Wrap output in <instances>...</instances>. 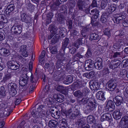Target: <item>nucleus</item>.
I'll use <instances>...</instances> for the list:
<instances>
[{
    "label": "nucleus",
    "instance_id": "nucleus-1",
    "mask_svg": "<svg viewBox=\"0 0 128 128\" xmlns=\"http://www.w3.org/2000/svg\"><path fill=\"white\" fill-rule=\"evenodd\" d=\"M80 103H81L83 105L87 104L84 108V112L86 114H89L92 111L96 110L97 106L95 103L91 101L90 98L84 97L78 101Z\"/></svg>",
    "mask_w": 128,
    "mask_h": 128
},
{
    "label": "nucleus",
    "instance_id": "nucleus-2",
    "mask_svg": "<svg viewBox=\"0 0 128 128\" xmlns=\"http://www.w3.org/2000/svg\"><path fill=\"white\" fill-rule=\"evenodd\" d=\"M44 106L42 105H40L37 108V110L33 109L32 110L31 114L32 116L35 118H38L40 116H45V112L42 109Z\"/></svg>",
    "mask_w": 128,
    "mask_h": 128
},
{
    "label": "nucleus",
    "instance_id": "nucleus-3",
    "mask_svg": "<svg viewBox=\"0 0 128 128\" xmlns=\"http://www.w3.org/2000/svg\"><path fill=\"white\" fill-rule=\"evenodd\" d=\"M8 87L10 91V94L12 96H14L16 94L18 87L16 84L13 83H9L8 85Z\"/></svg>",
    "mask_w": 128,
    "mask_h": 128
},
{
    "label": "nucleus",
    "instance_id": "nucleus-4",
    "mask_svg": "<svg viewBox=\"0 0 128 128\" xmlns=\"http://www.w3.org/2000/svg\"><path fill=\"white\" fill-rule=\"evenodd\" d=\"M36 76L34 77L31 74L30 76L31 86L29 90V93H31L34 90V88L36 86L37 81L38 80V78L37 77V73Z\"/></svg>",
    "mask_w": 128,
    "mask_h": 128
},
{
    "label": "nucleus",
    "instance_id": "nucleus-5",
    "mask_svg": "<svg viewBox=\"0 0 128 128\" xmlns=\"http://www.w3.org/2000/svg\"><path fill=\"white\" fill-rule=\"evenodd\" d=\"M117 82V79L116 78H112L109 80L107 83L109 90L114 91L116 87Z\"/></svg>",
    "mask_w": 128,
    "mask_h": 128
},
{
    "label": "nucleus",
    "instance_id": "nucleus-6",
    "mask_svg": "<svg viewBox=\"0 0 128 128\" xmlns=\"http://www.w3.org/2000/svg\"><path fill=\"white\" fill-rule=\"evenodd\" d=\"M28 73H24L21 77L19 81L20 85L24 86L27 85L28 81V76L27 75Z\"/></svg>",
    "mask_w": 128,
    "mask_h": 128
},
{
    "label": "nucleus",
    "instance_id": "nucleus-7",
    "mask_svg": "<svg viewBox=\"0 0 128 128\" xmlns=\"http://www.w3.org/2000/svg\"><path fill=\"white\" fill-rule=\"evenodd\" d=\"M8 68L15 70L18 69L19 66L16 61L12 60L8 61L7 64Z\"/></svg>",
    "mask_w": 128,
    "mask_h": 128
},
{
    "label": "nucleus",
    "instance_id": "nucleus-8",
    "mask_svg": "<svg viewBox=\"0 0 128 128\" xmlns=\"http://www.w3.org/2000/svg\"><path fill=\"white\" fill-rule=\"evenodd\" d=\"M22 27L20 26L19 27L12 26L11 28V33L14 34L18 35L20 34L22 32Z\"/></svg>",
    "mask_w": 128,
    "mask_h": 128
},
{
    "label": "nucleus",
    "instance_id": "nucleus-9",
    "mask_svg": "<svg viewBox=\"0 0 128 128\" xmlns=\"http://www.w3.org/2000/svg\"><path fill=\"white\" fill-rule=\"evenodd\" d=\"M125 14H118L116 17L114 18L113 19L114 22L117 24L126 18Z\"/></svg>",
    "mask_w": 128,
    "mask_h": 128
},
{
    "label": "nucleus",
    "instance_id": "nucleus-10",
    "mask_svg": "<svg viewBox=\"0 0 128 128\" xmlns=\"http://www.w3.org/2000/svg\"><path fill=\"white\" fill-rule=\"evenodd\" d=\"M122 115V113L121 109H117L116 110L112 113V114L114 118L116 120L120 118Z\"/></svg>",
    "mask_w": 128,
    "mask_h": 128
},
{
    "label": "nucleus",
    "instance_id": "nucleus-11",
    "mask_svg": "<svg viewBox=\"0 0 128 128\" xmlns=\"http://www.w3.org/2000/svg\"><path fill=\"white\" fill-rule=\"evenodd\" d=\"M76 6L80 10H82L86 6L84 0H77Z\"/></svg>",
    "mask_w": 128,
    "mask_h": 128
},
{
    "label": "nucleus",
    "instance_id": "nucleus-12",
    "mask_svg": "<svg viewBox=\"0 0 128 128\" xmlns=\"http://www.w3.org/2000/svg\"><path fill=\"white\" fill-rule=\"evenodd\" d=\"M21 18L22 22L27 24L30 23L32 21V19L25 13H23L21 16Z\"/></svg>",
    "mask_w": 128,
    "mask_h": 128
},
{
    "label": "nucleus",
    "instance_id": "nucleus-13",
    "mask_svg": "<svg viewBox=\"0 0 128 128\" xmlns=\"http://www.w3.org/2000/svg\"><path fill=\"white\" fill-rule=\"evenodd\" d=\"M94 62L91 60H88L86 62L85 65V68L88 70L92 69L93 67Z\"/></svg>",
    "mask_w": 128,
    "mask_h": 128
},
{
    "label": "nucleus",
    "instance_id": "nucleus-14",
    "mask_svg": "<svg viewBox=\"0 0 128 128\" xmlns=\"http://www.w3.org/2000/svg\"><path fill=\"white\" fill-rule=\"evenodd\" d=\"M45 103L47 104V105L49 106L48 107H51L53 106L55 104V103L54 102V100L51 97H49L46 98L45 100Z\"/></svg>",
    "mask_w": 128,
    "mask_h": 128
},
{
    "label": "nucleus",
    "instance_id": "nucleus-15",
    "mask_svg": "<svg viewBox=\"0 0 128 128\" xmlns=\"http://www.w3.org/2000/svg\"><path fill=\"white\" fill-rule=\"evenodd\" d=\"M113 100L116 106H119L122 103L123 99L122 96H118L114 98Z\"/></svg>",
    "mask_w": 128,
    "mask_h": 128
},
{
    "label": "nucleus",
    "instance_id": "nucleus-16",
    "mask_svg": "<svg viewBox=\"0 0 128 128\" xmlns=\"http://www.w3.org/2000/svg\"><path fill=\"white\" fill-rule=\"evenodd\" d=\"M89 84L90 87L92 90H96L100 88V85L97 82H94L92 83L91 82H90Z\"/></svg>",
    "mask_w": 128,
    "mask_h": 128
},
{
    "label": "nucleus",
    "instance_id": "nucleus-17",
    "mask_svg": "<svg viewBox=\"0 0 128 128\" xmlns=\"http://www.w3.org/2000/svg\"><path fill=\"white\" fill-rule=\"evenodd\" d=\"M94 66L95 68L98 70L101 69L103 67L102 59L99 58L98 60L95 62Z\"/></svg>",
    "mask_w": 128,
    "mask_h": 128
},
{
    "label": "nucleus",
    "instance_id": "nucleus-18",
    "mask_svg": "<svg viewBox=\"0 0 128 128\" xmlns=\"http://www.w3.org/2000/svg\"><path fill=\"white\" fill-rule=\"evenodd\" d=\"M99 12L98 10L96 8H95L92 10L91 11L90 14L92 15V17L91 18L96 19H97L98 16Z\"/></svg>",
    "mask_w": 128,
    "mask_h": 128
},
{
    "label": "nucleus",
    "instance_id": "nucleus-19",
    "mask_svg": "<svg viewBox=\"0 0 128 128\" xmlns=\"http://www.w3.org/2000/svg\"><path fill=\"white\" fill-rule=\"evenodd\" d=\"M0 54L4 56H8L10 54L9 50L5 48H0Z\"/></svg>",
    "mask_w": 128,
    "mask_h": 128
},
{
    "label": "nucleus",
    "instance_id": "nucleus-20",
    "mask_svg": "<svg viewBox=\"0 0 128 128\" xmlns=\"http://www.w3.org/2000/svg\"><path fill=\"white\" fill-rule=\"evenodd\" d=\"M111 115L109 113H105L103 114L101 116L100 120L102 122L104 120H109L111 118Z\"/></svg>",
    "mask_w": 128,
    "mask_h": 128
},
{
    "label": "nucleus",
    "instance_id": "nucleus-21",
    "mask_svg": "<svg viewBox=\"0 0 128 128\" xmlns=\"http://www.w3.org/2000/svg\"><path fill=\"white\" fill-rule=\"evenodd\" d=\"M120 122L121 123L124 124L123 126L124 128H128V116H125L123 117Z\"/></svg>",
    "mask_w": 128,
    "mask_h": 128
},
{
    "label": "nucleus",
    "instance_id": "nucleus-22",
    "mask_svg": "<svg viewBox=\"0 0 128 128\" xmlns=\"http://www.w3.org/2000/svg\"><path fill=\"white\" fill-rule=\"evenodd\" d=\"M106 108L108 109H110V111H112L115 108V105L114 102L112 100H108L107 102Z\"/></svg>",
    "mask_w": 128,
    "mask_h": 128
},
{
    "label": "nucleus",
    "instance_id": "nucleus-23",
    "mask_svg": "<svg viewBox=\"0 0 128 128\" xmlns=\"http://www.w3.org/2000/svg\"><path fill=\"white\" fill-rule=\"evenodd\" d=\"M100 39V37L97 34L92 33L90 34L89 39L90 40L92 41L95 40L99 41Z\"/></svg>",
    "mask_w": 128,
    "mask_h": 128
},
{
    "label": "nucleus",
    "instance_id": "nucleus-24",
    "mask_svg": "<svg viewBox=\"0 0 128 128\" xmlns=\"http://www.w3.org/2000/svg\"><path fill=\"white\" fill-rule=\"evenodd\" d=\"M104 94L102 91L98 92L96 94V98L99 100H103L105 99Z\"/></svg>",
    "mask_w": 128,
    "mask_h": 128
},
{
    "label": "nucleus",
    "instance_id": "nucleus-25",
    "mask_svg": "<svg viewBox=\"0 0 128 128\" xmlns=\"http://www.w3.org/2000/svg\"><path fill=\"white\" fill-rule=\"evenodd\" d=\"M108 13L106 12L103 13L101 16L100 21L102 23H105L107 22L108 16Z\"/></svg>",
    "mask_w": 128,
    "mask_h": 128
},
{
    "label": "nucleus",
    "instance_id": "nucleus-26",
    "mask_svg": "<svg viewBox=\"0 0 128 128\" xmlns=\"http://www.w3.org/2000/svg\"><path fill=\"white\" fill-rule=\"evenodd\" d=\"M28 122H26L24 120L22 121L20 124V126H18V128H29Z\"/></svg>",
    "mask_w": 128,
    "mask_h": 128
},
{
    "label": "nucleus",
    "instance_id": "nucleus-27",
    "mask_svg": "<svg viewBox=\"0 0 128 128\" xmlns=\"http://www.w3.org/2000/svg\"><path fill=\"white\" fill-rule=\"evenodd\" d=\"M124 44V42L122 41L119 40L114 44L113 47L115 49H118L120 48L122 45Z\"/></svg>",
    "mask_w": 128,
    "mask_h": 128
},
{
    "label": "nucleus",
    "instance_id": "nucleus-28",
    "mask_svg": "<svg viewBox=\"0 0 128 128\" xmlns=\"http://www.w3.org/2000/svg\"><path fill=\"white\" fill-rule=\"evenodd\" d=\"M58 122L54 120H51L49 121L48 125L50 127L56 128L57 127Z\"/></svg>",
    "mask_w": 128,
    "mask_h": 128
},
{
    "label": "nucleus",
    "instance_id": "nucleus-29",
    "mask_svg": "<svg viewBox=\"0 0 128 128\" xmlns=\"http://www.w3.org/2000/svg\"><path fill=\"white\" fill-rule=\"evenodd\" d=\"M119 76L121 79H124L126 77L128 78V72H127L125 70H123L120 72Z\"/></svg>",
    "mask_w": 128,
    "mask_h": 128
},
{
    "label": "nucleus",
    "instance_id": "nucleus-30",
    "mask_svg": "<svg viewBox=\"0 0 128 128\" xmlns=\"http://www.w3.org/2000/svg\"><path fill=\"white\" fill-rule=\"evenodd\" d=\"M116 8V5L115 4H113L108 6L107 9V11L110 14L111 13L114 11Z\"/></svg>",
    "mask_w": 128,
    "mask_h": 128
},
{
    "label": "nucleus",
    "instance_id": "nucleus-31",
    "mask_svg": "<svg viewBox=\"0 0 128 128\" xmlns=\"http://www.w3.org/2000/svg\"><path fill=\"white\" fill-rule=\"evenodd\" d=\"M88 122L90 124L92 123H94L96 122V120L94 117L91 115L88 116L87 118Z\"/></svg>",
    "mask_w": 128,
    "mask_h": 128
},
{
    "label": "nucleus",
    "instance_id": "nucleus-32",
    "mask_svg": "<svg viewBox=\"0 0 128 128\" xmlns=\"http://www.w3.org/2000/svg\"><path fill=\"white\" fill-rule=\"evenodd\" d=\"M74 96L78 98H81L83 96L82 92L80 90L76 91L74 94Z\"/></svg>",
    "mask_w": 128,
    "mask_h": 128
},
{
    "label": "nucleus",
    "instance_id": "nucleus-33",
    "mask_svg": "<svg viewBox=\"0 0 128 128\" xmlns=\"http://www.w3.org/2000/svg\"><path fill=\"white\" fill-rule=\"evenodd\" d=\"M95 75V72L94 71H91L88 73H86L84 74V76L88 78H92L94 77Z\"/></svg>",
    "mask_w": 128,
    "mask_h": 128
},
{
    "label": "nucleus",
    "instance_id": "nucleus-34",
    "mask_svg": "<svg viewBox=\"0 0 128 128\" xmlns=\"http://www.w3.org/2000/svg\"><path fill=\"white\" fill-rule=\"evenodd\" d=\"M8 19L4 14H0V22L6 23L8 22Z\"/></svg>",
    "mask_w": 128,
    "mask_h": 128
},
{
    "label": "nucleus",
    "instance_id": "nucleus-35",
    "mask_svg": "<svg viewBox=\"0 0 128 128\" xmlns=\"http://www.w3.org/2000/svg\"><path fill=\"white\" fill-rule=\"evenodd\" d=\"M66 78V80H64V82H66L65 83L64 82V84H68L72 81L73 78L70 76H67Z\"/></svg>",
    "mask_w": 128,
    "mask_h": 128
},
{
    "label": "nucleus",
    "instance_id": "nucleus-36",
    "mask_svg": "<svg viewBox=\"0 0 128 128\" xmlns=\"http://www.w3.org/2000/svg\"><path fill=\"white\" fill-rule=\"evenodd\" d=\"M59 36L58 34H56L51 40L50 42L51 44H54L56 43L58 40Z\"/></svg>",
    "mask_w": 128,
    "mask_h": 128
},
{
    "label": "nucleus",
    "instance_id": "nucleus-37",
    "mask_svg": "<svg viewBox=\"0 0 128 128\" xmlns=\"http://www.w3.org/2000/svg\"><path fill=\"white\" fill-rule=\"evenodd\" d=\"M50 28L51 30V33H53L54 34H55L56 33L57 28L54 25H50Z\"/></svg>",
    "mask_w": 128,
    "mask_h": 128
},
{
    "label": "nucleus",
    "instance_id": "nucleus-38",
    "mask_svg": "<svg viewBox=\"0 0 128 128\" xmlns=\"http://www.w3.org/2000/svg\"><path fill=\"white\" fill-rule=\"evenodd\" d=\"M56 97H55L54 98L57 99L56 100L59 102H61L64 101V98L63 95L60 94L58 96L56 95Z\"/></svg>",
    "mask_w": 128,
    "mask_h": 128
},
{
    "label": "nucleus",
    "instance_id": "nucleus-39",
    "mask_svg": "<svg viewBox=\"0 0 128 128\" xmlns=\"http://www.w3.org/2000/svg\"><path fill=\"white\" fill-rule=\"evenodd\" d=\"M11 75L10 74H7L4 77L3 79L1 82H5L8 80H10L11 78Z\"/></svg>",
    "mask_w": 128,
    "mask_h": 128
},
{
    "label": "nucleus",
    "instance_id": "nucleus-40",
    "mask_svg": "<svg viewBox=\"0 0 128 128\" xmlns=\"http://www.w3.org/2000/svg\"><path fill=\"white\" fill-rule=\"evenodd\" d=\"M82 38H80L78 39L74 44V46L76 47L77 48H78V46L82 43Z\"/></svg>",
    "mask_w": 128,
    "mask_h": 128
},
{
    "label": "nucleus",
    "instance_id": "nucleus-41",
    "mask_svg": "<svg viewBox=\"0 0 128 128\" xmlns=\"http://www.w3.org/2000/svg\"><path fill=\"white\" fill-rule=\"evenodd\" d=\"M60 112L58 111H56V112L53 113L51 115L53 118L57 119L59 118L60 117Z\"/></svg>",
    "mask_w": 128,
    "mask_h": 128
},
{
    "label": "nucleus",
    "instance_id": "nucleus-42",
    "mask_svg": "<svg viewBox=\"0 0 128 128\" xmlns=\"http://www.w3.org/2000/svg\"><path fill=\"white\" fill-rule=\"evenodd\" d=\"M15 8L14 5L12 4H11L8 6L6 10L11 12L14 10Z\"/></svg>",
    "mask_w": 128,
    "mask_h": 128
},
{
    "label": "nucleus",
    "instance_id": "nucleus-43",
    "mask_svg": "<svg viewBox=\"0 0 128 128\" xmlns=\"http://www.w3.org/2000/svg\"><path fill=\"white\" fill-rule=\"evenodd\" d=\"M89 92V90L88 88L86 87L82 89V92L83 96H86L88 94Z\"/></svg>",
    "mask_w": 128,
    "mask_h": 128
},
{
    "label": "nucleus",
    "instance_id": "nucleus-44",
    "mask_svg": "<svg viewBox=\"0 0 128 128\" xmlns=\"http://www.w3.org/2000/svg\"><path fill=\"white\" fill-rule=\"evenodd\" d=\"M76 56L78 57L79 59H80L81 60V62H83L85 59V57L83 55H82L80 53L78 52L76 54Z\"/></svg>",
    "mask_w": 128,
    "mask_h": 128
},
{
    "label": "nucleus",
    "instance_id": "nucleus-45",
    "mask_svg": "<svg viewBox=\"0 0 128 128\" xmlns=\"http://www.w3.org/2000/svg\"><path fill=\"white\" fill-rule=\"evenodd\" d=\"M92 54L91 49L90 47H88L87 52L85 54L86 56L88 58H90Z\"/></svg>",
    "mask_w": 128,
    "mask_h": 128
},
{
    "label": "nucleus",
    "instance_id": "nucleus-46",
    "mask_svg": "<svg viewBox=\"0 0 128 128\" xmlns=\"http://www.w3.org/2000/svg\"><path fill=\"white\" fill-rule=\"evenodd\" d=\"M57 21L60 24H63L64 22V16L63 15H61L58 16L57 19Z\"/></svg>",
    "mask_w": 128,
    "mask_h": 128
},
{
    "label": "nucleus",
    "instance_id": "nucleus-47",
    "mask_svg": "<svg viewBox=\"0 0 128 128\" xmlns=\"http://www.w3.org/2000/svg\"><path fill=\"white\" fill-rule=\"evenodd\" d=\"M108 3L107 0H102L101 2L100 6L102 9H104L107 6Z\"/></svg>",
    "mask_w": 128,
    "mask_h": 128
},
{
    "label": "nucleus",
    "instance_id": "nucleus-48",
    "mask_svg": "<svg viewBox=\"0 0 128 128\" xmlns=\"http://www.w3.org/2000/svg\"><path fill=\"white\" fill-rule=\"evenodd\" d=\"M4 110H5L4 112H6V114H5L6 116H8L12 112L11 110H10L8 107H6V108L4 109Z\"/></svg>",
    "mask_w": 128,
    "mask_h": 128
},
{
    "label": "nucleus",
    "instance_id": "nucleus-49",
    "mask_svg": "<svg viewBox=\"0 0 128 128\" xmlns=\"http://www.w3.org/2000/svg\"><path fill=\"white\" fill-rule=\"evenodd\" d=\"M5 88L4 87L1 86L0 87V94L2 96H5Z\"/></svg>",
    "mask_w": 128,
    "mask_h": 128
},
{
    "label": "nucleus",
    "instance_id": "nucleus-50",
    "mask_svg": "<svg viewBox=\"0 0 128 128\" xmlns=\"http://www.w3.org/2000/svg\"><path fill=\"white\" fill-rule=\"evenodd\" d=\"M56 90L62 94H64V88L62 86H58Z\"/></svg>",
    "mask_w": 128,
    "mask_h": 128
},
{
    "label": "nucleus",
    "instance_id": "nucleus-51",
    "mask_svg": "<svg viewBox=\"0 0 128 128\" xmlns=\"http://www.w3.org/2000/svg\"><path fill=\"white\" fill-rule=\"evenodd\" d=\"M80 114L79 112L76 110L74 111L72 114L71 118H74L78 116Z\"/></svg>",
    "mask_w": 128,
    "mask_h": 128
},
{
    "label": "nucleus",
    "instance_id": "nucleus-52",
    "mask_svg": "<svg viewBox=\"0 0 128 128\" xmlns=\"http://www.w3.org/2000/svg\"><path fill=\"white\" fill-rule=\"evenodd\" d=\"M115 62L114 63V65L115 66L116 68H117L121 64V62L118 60H114L112 61V62Z\"/></svg>",
    "mask_w": 128,
    "mask_h": 128
},
{
    "label": "nucleus",
    "instance_id": "nucleus-53",
    "mask_svg": "<svg viewBox=\"0 0 128 128\" xmlns=\"http://www.w3.org/2000/svg\"><path fill=\"white\" fill-rule=\"evenodd\" d=\"M20 20L16 19V20L13 26L18 27L20 26L21 27H22V26L20 24Z\"/></svg>",
    "mask_w": 128,
    "mask_h": 128
},
{
    "label": "nucleus",
    "instance_id": "nucleus-54",
    "mask_svg": "<svg viewBox=\"0 0 128 128\" xmlns=\"http://www.w3.org/2000/svg\"><path fill=\"white\" fill-rule=\"evenodd\" d=\"M16 101L15 104L16 105H17L21 102L22 100L21 97L17 96L16 98Z\"/></svg>",
    "mask_w": 128,
    "mask_h": 128
},
{
    "label": "nucleus",
    "instance_id": "nucleus-55",
    "mask_svg": "<svg viewBox=\"0 0 128 128\" xmlns=\"http://www.w3.org/2000/svg\"><path fill=\"white\" fill-rule=\"evenodd\" d=\"M110 30L108 28H106L104 31V34L107 35L108 37H110Z\"/></svg>",
    "mask_w": 128,
    "mask_h": 128
},
{
    "label": "nucleus",
    "instance_id": "nucleus-56",
    "mask_svg": "<svg viewBox=\"0 0 128 128\" xmlns=\"http://www.w3.org/2000/svg\"><path fill=\"white\" fill-rule=\"evenodd\" d=\"M90 30V28L88 26L84 27L82 31V32H89Z\"/></svg>",
    "mask_w": 128,
    "mask_h": 128
},
{
    "label": "nucleus",
    "instance_id": "nucleus-57",
    "mask_svg": "<svg viewBox=\"0 0 128 128\" xmlns=\"http://www.w3.org/2000/svg\"><path fill=\"white\" fill-rule=\"evenodd\" d=\"M66 24L67 26H68L69 28L71 29L72 28V22L69 20H68L66 21Z\"/></svg>",
    "mask_w": 128,
    "mask_h": 128
},
{
    "label": "nucleus",
    "instance_id": "nucleus-58",
    "mask_svg": "<svg viewBox=\"0 0 128 128\" xmlns=\"http://www.w3.org/2000/svg\"><path fill=\"white\" fill-rule=\"evenodd\" d=\"M50 52L52 54H56L57 51V48L56 47H53L52 48H50Z\"/></svg>",
    "mask_w": 128,
    "mask_h": 128
},
{
    "label": "nucleus",
    "instance_id": "nucleus-59",
    "mask_svg": "<svg viewBox=\"0 0 128 128\" xmlns=\"http://www.w3.org/2000/svg\"><path fill=\"white\" fill-rule=\"evenodd\" d=\"M72 110L71 109L68 110V111H65L64 112V114L66 116H67L68 115H69L71 117Z\"/></svg>",
    "mask_w": 128,
    "mask_h": 128
},
{
    "label": "nucleus",
    "instance_id": "nucleus-60",
    "mask_svg": "<svg viewBox=\"0 0 128 128\" xmlns=\"http://www.w3.org/2000/svg\"><path fill=\"white\" fill-rule=\"evenodd\" d=\"M121 52H114L113 56V58H116L120 56H121Z\"/></svg>",
    "mask_w": 128,
    "mask_h": 128
},
{
    "label": "nucleus",
    "instance_id": "nucleus-61",
    "mask_svg": "<svg viewBox=\"0 0 128 128\" xmlns=\"http://www.w3.org/2000/svg\"><path fill=\"white\" fill-rule=\"evenodd\" d=\"M60 5V2L58 1H56L54 4L52 5V7H55V6H56V7L55 8V9H58V6Z\"/></svg>",
    "mask_w": 128,
    "mask_h": 128
},
{
    "label": "nucleus",
    "instance_id": "nucleus-62",
    "mask_svg": "<svg viewBox=\"0 0 128 128\" xmlns=\"http://www.w3.org/2000/svg\"><path fill=\"white\" fill-rule=\"evenodd\" d=\"M90 9L89 7L88 8L85 6V8H84V9L82 10L87 14H90L91 12H90Z\"/></svg>",
    "mask_w": 128,
    "mask_h": 128
},
{
    "label": "nucleus",
    "instance_id": "nucleus-63",
    "mask_svg": "<svg viewBox=\"0 0 128 128\" xmlns=\"http://www.w3.org/2000/svg\"><path fill=\"white\" fill-rule=\"evenodd\" d=\"M92 128H103L100 124H94L92 126Z\"/></svg>",
    "mask_w": 128,
    "mask_h": 128
},
{
    "label": "nucleus",
    "instance_id": "nucleus-64",
    "mask_svg": "<svg viewBox=\"0 0 128 128\" xmlns=\"http://www.w3.org/2000/svg\"><path fill=\"white\" fill-rule=\"evenodd\" d=\"M122 62L124 67H126L128 66V59L124 60Z\"/></svg>",
    "mask_w": 128,
    "mask_h": 128
}]
</instances>
